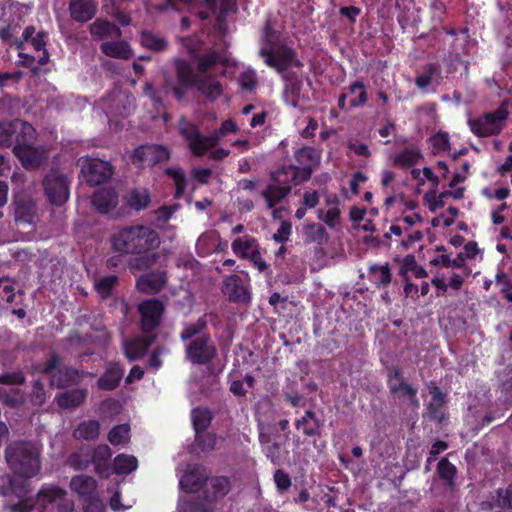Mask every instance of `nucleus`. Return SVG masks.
Here are the masks:
<instances>
[{
  "instance_id": "obj_1",
  "label": "nucleus",
  "mask_w": 512,
  "mask_h": 512,
  "mask_svg": "<svg viewBox=\"0 0 512 512\" xmlns=\"http://www.w3.org/2000/svg\"><path fill=\"white\" fill-rule=\"evenodd\" d=\"M226 63L227 59L224 55L213 51L198 58V72H195L186 61L176 59L174 61L176 81L165 76V90L181 98L186 89L196 87L208 98L215 99L221 94L222 88L215 78L207 75V72L216 70L218 65L225 66Z\"/></svg>"
},
{
  "instance_id": "obj_2",
  "label": "nucleus",
  "mask_w": 512,
  "mask_h": 512,
  "mask_svg": "<svg viewBox=\"0 0 512 512\" xmlns=\"http://www.w3.org/2000/svg\"><path fill=\"white\" fill-rule=\"evenodd\" d=\"M111 247L120 255H141L146 254V266H151L158 258L157 253L149 254L156 250L161 243L158 232L149 226L136 224L125 226L112 234L110 238Z\"/></svg>"
},
{
  "instance_id": "obj_3",
  "label": "nucleus",
  "mask_w": 512,
  "mask_h": 512,
  "mask_svg": "<svg viewBox=\"0 0 512 512\" xmlns=\"http://www.w3.org/2000/svg\"><path fill=\"white\" fill-rule=\"evenodd\" d=\"M36 131L28 122L14 120L0 122V146H12L19 160H45L42 151L35 146Z\"/></svg>"
},
{
  "instance_id": "obj_4",
  "label": "nucleus",
  "mask_w": 512,
  "mask_h": 512,
  "mask_svg": "<svg viewBox=\"0 0 512 512\" xmlns=\"http://www.w3.org/2000/svg\"><path fill=\"white\" fill-rule=\"evenodd\" d=\"M178 127L179 133L187 141L194 156H203L210 153L213 160H222L229 155L228 150L216 149L219 138L237 131V125L231 119L224 121L220 129L211 136L201 135L198 128L185 118L180 119Z\"/></svg>"
},
{
  "instance_id": "obj_5",
  "label": "nucleus",
  "mask_w": 512,
  "mask_h": 512,
  "mask_svg": "<svg viewBox=\"0 0 512 512\" xmlns=\"http://www.w3.org/2000/svg\"><path fill=\"white\" fill-rule=\"evenodd\" d=\"M312 169L308 166L298 167L293 164L283 166L273 172L271 182L262 192L269 208L280 203L292 189V185H298L311 178Z\"/></svg>"
},
{
  "instance_id": "obj_6",
  "label": "nucleus",
  "mask_w": 512,
  "mask_h": 512,
  "mask_svg": "<svg viewBox=\"0 0 512 512\" xmlns=\"http://www.w3.org/2000/svg\"><path fill=\"white\" fill-rule=\"evenodd\" d=\"M5 458L14 474L30 479L41 469L40 450L29 441H14L5 449Z\"/></svg>"
},
{
  "instance_id": "obj_7",
  "label": "nucleus",
  "mask_w": 512,
  "mask_h": 512,
  "mask_svg": "<svg viewBox=\"0 0 512 512\" xmlns=\"http://www.w3.org/2000/svg\"><path fill=\"white\" fill-rule=\"evenodd\" d=\"M36 507L38 512H72L74 502L64 489L45 485L36 494Z\"/></svg>"
},
{
  "instance_id": "obj_8",
  "label": "nucleus",
  "mask_w": 512,
  "mask_h": 512,
  "mask_svg": "<svg viewBox=\"0 0 512 512\" xmlns=\"http://www.w3.org/2000/svg\"><path fill=\"white\" fill-rule=\"evenodd\" d=\"M217 356V348L210 334L192 339L185 348V358L193 365H207Z\"/></svg>"
},
{
  "instance_id": "obj_9",
  "label": "nucleus",
  "mask_w": 512,
  "mask_h": 512,
  "mask_svg": "<svg viewBox=\"0 0 512 512\" xmlns=\"http://www.w3.org/2000/svg\"><path fill=\"white\" fill-rule=\"evenodd\" d=\"M43 187L48 201L56 206H62L69 199L70 179L52 168L43 180Z\"/></svg>"
},
{
  "instance_id": "obj_10",
  "label": "nucleus",
  "mask_w": 512,
  "mask_h": 512,
  "mask_svg": "<svg viewBox=\"0 0 512 512\" xmlns=\"http://www.w3.org/2000/svg\"><path fill=\"white\" fill-rule=\"evenodd\" d=\"M508 117L505 108L500 107L494 112L486 113L482 117L469 121L471 131L479 137H488L498 134Z\"/></svg>"
},
{
  "instance_id": "obj_11",
  "label": "nucleus",
  "mask_w": 512,
  "mask_h": 512,
  "mask_svg": "<svg viewBox=\"0 0 512 512\" xmlns=\"http://www.w3.org/2000/svg\"><path fill=\"white\" fill-rule=\"evenodd\" d=\"M265 63L276 69L278 72L285 71L292 66H300L301 63L295 58L294 52L285 45L272 44L261 50Z\"/></svg>"
},
{
  "instance_id": "obj_12",
  "label": "nucleus",
  "mask_w": 512,
  "mask_h": 512,
  "mask_svg": "<svg viewBox=\"0 0 512 512\" xmlns=\"http://www.w3.org/2000/svg\"><path fill=\"white\" fill-rule=\"evenodd\" d=\"M164 311L163 302L157 298L142 301L138 306L141 331L144 334L154 332L161 324Z\"/></svg>"
},
{
  "instance_id": "obj_13",
  "label": "nucleus",
  "mask_w": 512,
  "mask_h": 512,
  "mask_svg": "<svg viewBox=\"0 0 512 512\" xmlns=\"http://www.w3.org/2000/svg\"><path fill=\"white\" fill-rule=\"evenodd\" d=\"M84 180L89 186L107 182L114 174L112 162H86L81 169Z\"/></svg>"
},
{
  "instance_id": "obj_14",
  "label": "nucleus",
  "mask_w": 512,
  "mask_h": 512,
  "mask_svg": "<svg viewBox=\"0 0 512 512\" xmlns=\"http://www.w3.org/2000/svg\"><path fill=\"white\" fill-rule=\"evenodd\" d=\"M431 400L427 405V415L430 420L442 424L446 419L444 407L447 403L446 394L443 393L435 382L428 385Z\"/></svg>"
},
{
  "instance_id": "obj_15",
  "label": "nucleus",
  "mask_w": 512,
  "mask_h": 512,
  "mask_svg": "<svg viewBox=\"0 0 512 512\" xmlns=\"http://www.w3.org/2000/svg\"><path fill=\"white\" fill-rule=\"evenodd\" d=\"M429 145L432 153L436 156H450L456 159L464 156L468 152V148L455 149L452 148L449 135L446 132L439 131L429 139Z\"/></svg>"
},
{
  "instance_id": "obj_16",
  "label": "nucleus",
  "mask_w": 512,
  "mask_h": 512,
  "mask_svg": "<svg viewBox=\"0 0 512 512\" xmlns=\"http://www.w3.org/2000/svg\"><path fill=\"white\" fill-rule=\"evenodd\" d=\"M85 372L72 366H61L52 375L50 385L59 389L78 385L84 378Z\"/></svg>"
},
{
  "instance_id": "obj_17",
  "label": "nucleus",
  "mask_w": 512,
  "mask_h": 512,
  "mask_svg": "<svg viewBox=\"0 0 512 512\" xmlns=\"http://www.w3.org/2000/svg\"><path fill=\"white\" fill-rule=\"evenodd\" d=\"M125 370L118 362H110L97 380V387L102 391H113L119 387Z\"/></svg>"
},
{
  "instance_id": "obj_18",
  "label": "nucleus",
  "mask_w": 512,
  "mask_h": 512,
  "mask_svg": "<svg viewBox=\"0 0 512 512\" xmlns=\"http://www.w3.org/2000/svg\"><path fill=\"white\" fill-rule=\"evenodd\" d=\"M90 453L95 472L102 478H108L111 475L112 468L110 463L112 457L111 448L106 444H100L93 448Z\"/></svg>"
},
{
  "instance_id": "obj_19",
  "label": "nucleus",
  "mask_w": 512,
  "mask_h": 512,
  "mask_svg": "<svg viewBox=\"0 0 512 512\" xmlns=\"http://www.w3.org/2000/svg\"><path fill=\"white\" fill-rule=\"evenodd\" d=\"M119 195L114 188L98 189L92 196V204L101 214H107L118 205Z\"/></svg>"
},
{
  "instance_id": "obj_20",
  "label": "nucleus",
  "mask_w": 512,
  "mask_h": 512,
  "mask_svg": "<svg viewBox=\"0 0 512 512\" xmlns=\"http://www.w3.org/2000/svg\"><path fill=\"white\" fill-rule=\"evenodd\" d=\"M155 336H141L128 340L124 344V354L129 361L141 359L154 342Z\"/></svg>"
},
{
  "instance_id": "obj_21",
  "label": "nucleus",
  "mask_w": 512,
  "mask_h": 512,
  "mask_svg": "<svg viewBox=\"0 0 512 512\" xmlns=\"http://www.w3.org/2000/svg\"><path fill=\"white\" fill-rule=\"evenodd\" d=\"M169 157L168 148L159 144L140 145L131 155L132 160H168Z\"/></svg>"
},
{
  "instance_id": "obj_22",
  "label": "nucleus",
  "mask_w": 512,
  "mask_h": 512,
  "mask_svg": "<svg viewBox=\"0 0 512 512\" xmlns=\"http://www.w3.org/2000/svg\"><path fill=\"white\" fill-rule=\"evenodd\" d=\"M323 425V421L311 409L305 411V414L295 421L296 429L302 430L303 435L307 437L320 436Z\"/></svg>"
},
{
  "instance_id": "obj_23",
  "label": "nucleus",
  "mask_w": 512,
  "mask_h": 512,
  "mask_svg": "<svg viewBox=\"0 0 512 512\" xmlns=\"http://www.w3.org/2000/svg\"><path fill=\"white\" fill-rule=\"evenodd\" d=\"M166 282V271L150 272L145 275H142L137 280V287L139 290L146 293H157L164 288Z\"/></svg>"
},
{
  "instance_id": "obj_24",
  "label": "nucleus",
  "mask_w": 512,
  "mask_h": 512,
  "mask_svg": "<svg viewBox=\"0 0 512 512\" xmlns=\"http://www.w3.org/2000/svg\"><path fill=\"white\" fill-rule=\"evenodd\" d=\"M97 10L95 0H71L69 11L77 22H87L94 17Z\"/></svg>"
},
{
  "instance_id": "obj_25",
  "label": "nucleus",
  "mask_w": 512,
  "mask_h": 512,
  "mask_svg": "<svg viewBox=\"0 0 512 512\" xmlns=\"http://www.w3.org/2000/svg\"><path fill=\"white\" fill-rule=\"evenodd\" d=\"M88 396L86 388H76L59 393L56 396L57 404L62 409H73L81 406Z\"/></svg>"
},
{
  "instance_id": "obj_26",
  "label": "nucleus",
  "mask_w": 512,
  "mask_h": 512,
  "mask_svg": "<svg viewBox=\"0 0 512 512\" xmlns=\"http://www.w3.org/2000/svg\"><path fill=\"white\" fill-rule=\"evenodd\" d=\"M100 50L108 57L123 60L130 59L133 55L130 45L124 40L104 41Z\"/></svg>"
},
{
  "instance_id": "obj_27",
  "label": "nucleus",
  "mask_w": 512,
  "mask_h": 512,
  "mask_svg": "<svg viewBox=\"0 0 512 512\" xmlns=\"http://www.w3.org/2000/svg\"><path fill=\"white\" fill-rule=\"evenodd\" d=\"M90 33L95 39H119L122 35L120 28L102 19H97L91 24Z\"/></svg>"
},
{
  "instance_id": "obj_28",
  "label": "nucleus",
  "mask_w": 512,
  "mask_h": 512,
  "mask_svg": "<svg viewBox=\"0 0 512 512\" xmlns=\"http://www.w3.org/2000/svg\"><path fill=\"white\" fill-rule=\"evenodd\" d=\"M70 488L81 497L92 496L97 488V481L88 475H76L70 481Z\"/></svg>"
},
{
  "instance_id": "obj_29",
  "label": "nucleus",
  "mask_w": 512,
  "mask_h": 512,
  "mask_svg": "<svg viewBox=\"0 0 512 512\" xmlns=\"http://www.w3.org/2000/svg\"><path fill=\"white\" fill-rule=\"evenodd\" d=\"M207 482V478L198 469L187 471L180 479L181 488L188 493L198 492Z\"/></svg>"
},
{
  "instance_id": "obj_30",
  "label": "nucleus",
  "mask_w": 512,
  "mask_h": 512,
  "mask_svg": "<svg viewBox=\"0 0 512 512\" xmlns=\"http://www.w3.org/2000/svg\"><path fill=\"white\" fill-rule=\"evenodd\" d=\"M226 293L232 302H246L249 300V292L241 283L238 276L229 278L226 283Z\"/></svg>"
},
{
  "instance_id": "obj_31",
  "label": "nucleus",
  "mask_w": 512,
  "mask_h": 512,
  "mask_svg": "<svg viewBox=\"0 0 512 512\" xmlns=\"http://www.w3.org/2000/svg\"><path fill=\"white\" fill-rule=\"evenodd\" d=\"M138 467V460L133 455L119 454L112 463L111 474L127 475L135 471Z\"/></svg>"
},
{
  "instance_id": "obj_32",
  "label": "nucleus",
  "mask_w": 512,
  "mask_h": 512,
  "mask_svg": "<svg viewBox=\"0 0 512 512\" xmlns=\"http://www.w3.org/2000/svg\"><path fill=\"white\" fill-rule=\"evenodd\" d=\"M258 439L263 447V452L274 464L280 465L284 462L286 455L288 452L285 450L282 443L273 442L265 445V435L263 433H259Z\"/></svg>"
},
{
  "instance_id": "obj_33",
  "label": "nucleus",
  "mask_w": 512,
  "mask_h": 512,
  "mask_svg": "<svg viewBox=\"0 0 512 512\" xmlns=\"http://www.w3.org/2000/svg\"><path fill=\"white\" fill-rule=\"evenodd\" d=\"M441 71L436 64L425 66L423 73L417 76L416 85L421 90H427L429 87L439 83Z\"/></svg>"
},
{
  "instance_id": "obj_34",
  "label": "nucleus",
  "mask_w": 512,
  "mask_h": 512,
  "mask_svg": "<svg viewBox=\"0 0 512 512\" xmlns=\"http://www.w3.org/2000/svg\"><path fill=\"white\" fill-rule=\"evenodd\" d=\"M370 280L377 288L387 287L392 281L391 269L388 264L385 265H371L369 267Z\"/></svg>"
},
{
  "instance_id": "obj_35",
  "label": "nucleus",
  "mask_w": 512,
  "mask_h": 512,
  "mask_svg": "<svg viewBox=\"0 0 512 512\" xmlns=\"http://www.w3.org/2000/svg\"><path fill=\"white\" fill-rule=\"evenodd\" d=\"M285 211L284 208H279L274 209L272 212L275 219H280V226L272 236V239L279 244L288 242L292 233V223L288 220H284L282 216Z\"/></svg>"
},
{
  "instance_id": "obj_36",
  "label": "nucleus",
  "mask_w": 512,
  "mask_h": 512,
  "mask_svg": "<svg viewBox=\"0 0 512 512\" xmlns=\"http://www.w3.org/2000/svg\"><path fill=\"white\" fill-rule=\"evenodd\" d=\"M150 202L151 198L147 189L134 188L126 196L127 205L135 211L146 209Z\"/></svg>"
},
{
  "instance_id": "obj_37",
  "label": "nucleus",
  "mask_w": 512,
  "mask_h": 512,
  "mask_svg": "<svg viewBox=\"0 0 512 512\" xmlns=\"http://www.w3.org/2000/svg\"><path fill=\"white\" fill-rule=\"evenodd\" d=\"M437 474L445 483V486L453 488L455 486V478L457 475L456 466L446 457L439 460L437 465Z\"/></svg>"
},
{
  "instance_id": "obj_38",
  "label": "nucleus",
  "mask_w": 512,
  "mask_h": 512,
  "mask_svg": "<svg viewBox=\"0 0 512 512\" xmlns=\"http://www.w3.org/2000/svg\"><path fill=\"white\" fill-rule=\"evenodd\" d=\"M100 433V423L97 420L83 421L74 431V437L84 440H95Z\"/></svg>"
},
{
  "instance_id": "obj_39",
  "label": "nucleus",
  "mask_w": 512,
  "mask_h": 512,
  "mask_svg": "<svg viewBox=\"0 0 512 512\" xmlns=\"http://www.w3.org/2000/svg\"><path fill=\"white\" fill-rule=\"evenodd\" d=\"M389 390L392 394H400L401 396L407 397L413 407H419L417 389L408 384L404 379L398 383H390Z\"/></svg>"
},
{
  "instance_id": "obj_40",
  "label": "nucleus",
  "mask_w": 512,
  "mask_h": 512,
  "mask_svg": "<svg viewBox=\"0 0 512 512\" xmlns=\"http://www.w3.org/2000/svg\"><path fill=\"white\" fill-rule=\"evenodd\" d=\"M213 415L206 408H196L192 411V422L196 434L205 432L210 426Z\"/></svg>"
},
{
  "instance_id": "obj_41",
  "label": "nucleus",
  "mask_w": 512,
  "mask_h": 512,
  "mask_svg": "<svg viewBox=\"0 0 512 512\" xmlns=\"http://www.w3.org/2000/svg\"><path fill=\"white\" fill-rule=\"evenodd\" d=\"M207 328V322L204 317H200L194 323L186 324L183 330L180 333V340L186 342L188 340H192L204 333V330Z\"/></svg>"
},
{
  "instance_id": "obj_42",
  "label": "nucleus",
  "mask_w": 512,
  "mask_h": 512,
  "mask_svg": "<svg viewBox=\"0 0 512 512\" xmlns=\"http://www.w3.org/2000/svg\"><path fill=\"white\" fill-rule=\"evenodd\" d=\"M305 234L310 242L323 245L327 243L329 234L326 228L319 223H311L305 227Z\"/></svg>"
},
{
  "instance_id": "obj_43",
  "label": "nucleus",
  "mask_w": 512,
  "mask_h": 512,
  "mask_svg": "<svg viewBox=\"0 0 512 512\" xmlns=\"http://www.w3.org/2000/svg\"><path fill=\"white\" fill-rule=\"evenodd\" d=\"M107 438L114 446L127 443L130 439V426L128 424L114 426L109 431Z\"/></svg>"
},
{
  "instance_id": "obj_44",
  "label": "nucleus",
  "mask_w": 512,
  "mask_h": 512,
  "mask_svg": "<svg viewBox=\"0 0 512 512\" xmlns=\"http://www.w3.org/2000/svg\"><path fill=\"white\" fill-rule=\"evenodd\" d=\"M45 37L46 34L44 32H35L33 27H26L23 32L24 40L30 44L36 52H40L45 49Z\"/></svg>"
},
{
  "instance_id": "obj_45",
  "label": "nucleus",
  "mask_w": 512,
  "mask_h": 512,
  "mask_svg": "<svg viewBox=\"0 0 512 512\" xmlns=\"http://www.w3.org/2000/svg\"><path fill=\"white\" fill-rule=\"evenodd\" d=\"M165 173L170 176L175 183L176 191L174 194L175 199H180L183 197L186 190V177L185 173L180 168H168Z\"/></svg>"
},
{
  "instance_id": "obj_46",
  "label": "nucleus",
  "mask_w": 512,
  "mask_h": 512,
  "mask_svg": "<svg viewBox=\"0 0 512 512\" xmlns=\"http://www.w3.org/2000/svg\"><path fill=\"white\" fill-rule=\"evenodd\" d=\"M0 401L10 408H18L24 402L23 394L19 389H2L0 388Z\"/></svg>"
},
{
  "instance_id": "obj_47",
  "label": "nucleus",
  "mask_w": 512,
  "mask_h": 512,
  "mask_svg": "<svg viewBox=\"0 0 512 512\" xmlns=\"http://www.w3.org/2000/svg\"><path fill=\"white\" fill-rule=\"evenodd\" d=\"M68 464L77 471H83L92 464L91 453L89 451L74 452L68 457Z\"/></svg>"
},
{
  "instance_id": "obj_48",
  "label": "nucleus",
  "mask_w": 512,
  "mask_h": 512,
  "mask_svg": "<svg viewBox=\"0 0 512 512\" xmlns=\"http://www.w3.org/2000/svg\"><path fill=\"white\" fill-rule=\"evenodd\" d=\"M140 42L143 47L153 51H162L167 47V42L163 38L150 32H142Z\"/></svg>"
},
{
  "instance_id": "obj_49",
  "label": "nucleus",
  "mask_w": 512,
  "mask_h": 512,
  "mask_svg": "<svg viewBox=\"0 0 512 512\" xmlns=\"http://www.w3.org/2000/svg\"><path fill=\"white\" fill-rule=\"evenodd\" d=\"M349 95L351 96L350 105L352 107L362 106L367 101L365 86L360 81H356L350 85Z\"/></svg>"
},
{
  "instance_id": "obj_50",
  "label": "nucleus",
  "mask_w": 512,
  "mask_h": 512,
  "mask_svg": "<svg viewBox=\"0 0 512 512\" xmlns=\"http://www.w3.org/2000/svg\"><path fill=\"white\" fill-rule=\"evenodd\" d=\"M209 486L212 489L213 498L225 496L230 490V481L227 477H214L209 480Z\"/></svg>"
},
{
  "instance_id": "obj_51",
  "label": "nucleus",
  "mask_w": 512,
  "mask_h": 512,
  "mask_svg": "<svg viewBox=\"0 0 512 512\" xmlns=\"http://www.w3.org/2000/svg\"><path fill=\"white\" fill-rule=\"evenodd\" d=\"M117 282L118 277L116 275L104 276L95 283L96 291L102 298H107L110 296Z\"/></svg>"
},
{
  "instance_id": "obj_52",
  "label": "nucleus",
  "mask_w": 512,
  "mask_h": 512,
  "mask_svg": "<svg viewBox=\"0 0 512 512\" xmlns=\"http://www.w3.org/2000/svg\"><path fill=\"white\" fill-rule=\"evenodd\" d=\"M26 377L21 370H16L13 372H7L0 375V384L1 385H13L20 386L25 384Z\"/></svg>"
},
{
  "instance_id": "obj_53",
  "label": "nucleus",
  "mask_w": 512,
  "mask_h": 512,
  "mask_svg": "<svg viewBox=\"0 0 512 512\" xmlns=\"http://www.w3.org/2000/svg\"><path fill=\"white\" fill-rule=\"evenodd\" d=\"M277 491L281 494L291 487V477L282 469H277L273 476Z\"/></svg>"
},
{
  "instance_id": "obj_54",
  "label": "nucleus",
  "mask_w": 512,
  "mask_h": 512,
  "mask_svg": "<svg viewBox=\"0 0 512 512\" xmlns=\"http://www.w3.org/2000/svg\"><path fill=\"white\" fill-rule=\"evenodd\" d=\"M31 401L34 405L38 406L43 405L46 401V391L44 384L39 379L33 381Z\"/></svg>"
},
{
  "instance_id": "obj_55",
  "label": "nucleus",
  "mask_w": 512,
  "mask_h": 512,
  "mask_svg": "<svg viewBox=\"0 0 512 512\" xmlns=\"http://www.w3.org/2000/svg\"><path fill=\"white\" fill-rule=\"evenodd\" d=\"M196 442L200 449L210 451L215 448L217 438L215 434L202 432L196 434Z\"/></svg>"
},
{
  "instance_id": "obj_56",
  "label": "nucleus",
  "mask_w": 512,
  "mask_h": 512,
  "mask_svg": "<svg viewBox=\"0 0 512 512\" xmlns=\"http://www.w3.org/2000/svg\"><path fill=\"white\" fill-rule=\"evenodd\" d=\"M497 505L503 509H512V482L505 490H497Z\"/></svg>"
},
{
  "instance_id": "obj_57",
  "label": "nucleus",
  "mask_w": 512,
  "mask_h": 512,
  "mask_svg": "<svg viewBox=\"0 0 512 512\" xmlns=\"http://www.w3.org/2000/svg\"><path fill=\"white\" fill-rule=\"evenodd\" d=\"M245 383L249 388H252L253 384H254V377L251 375H246L244 378V381H241V380L232 381V383L230 385V391L236 396L245 395L247 392V390L244 388Z\"/></svg>"
},
{
  "instance_id": "obj_58",
  "label": "nucleus",
  "mask_w": 512,
  "mask_h": 512,
  "mask_svg": "<svg viewBox=\"0 0 512 512\" xmlns=\"http://www.w3.org/2000/svg\"><path fill=\"white\" fill-rule=\"evenodd\" d=\"M183 512H211V507L204 500L193 499L184 504Z\"/></svg>"
},
{
  "instance_id": "obj_59",
  "label": "nucleus",
  "mask_w": 512,
  "mask_h": 512,
  "mask_svg": "<svg viewBox=\"0 0 512 512\" xmlns=\"http://www.w3.org/2000/svg\"><path fill=\"white\" fill-rule=\"evenodd\" d=\"M411 175L413 179L419 182V184H423L425 179L432 181L435 184H438L437 176L428 167H424L422 171L419 169H412Z\"/></svg>"
},
{
  "instance_id": "obj_60",
  "label": "nucleus",
  "mask_w": 512,
  "mask_h": 512,
  "mask_svg": "<svg viewBox=\"0 0 512 512\" xmlns=\"http://www.w3.org/2000/svg\"><path fill=\"white\" fill-rule=\"evenodd\" d=\"M60 367L61 366L59 356L56 353H52L50 357L43 363L41 372L45 375L50 376V379H52V375Z\"/></svg>"
},
{
  "instance_id": "obj_61",
  "label": "nucleus",
  "mask_w": 512,
  "mask_h": 512,
  "mask_svg": "<svg viewBox=\"0 0 512 512\" xmlns=\"http://www.w3.org/2000/svg\"><path fill=\"white\" fill-rule=\"evenodd\" d=\"M341 211L338 207L329 209L325 216H322V210H319L318 217L323 220L330 228H334L339 220Z\"/></svg>"
},
{
  "instance_id": "obj_62",
  "label": "nucleus",
  "mask_w": 512,
  "mask_h": 512,
  "mask_svg": "<svg viewBox=\"0 0 512 512\" xmlns=\"http://www.w3.org/2000/svg\"><path fill=\"white\" fill-rule=\"evenodd\" d=\"M84 512H105V506L99 498L92 495L85 500Z\"/></svg>"
},
{
  "instance_id": "obj_63",
  "label": "nucleus",
  "mask_w": 512,
  "mask_h": 512,
  "mask_svg": "<svg viewBox=\"0 0 512 512\" xmlns=\"http://www.w3.org/2000/svg\"><path fill=\"white\" fill-rule=\"evenodd\" d=\"M32 510H37L36 498L23 499L12 506L13 512H30Z\"/></svg>"
},
{
  "instance_id": "obj_64",
  "label": "nucleus",
  "mask_w": 512,
  "mask_h": 512,
  "mask_svg": "<svg viewBox=\"0 0 512 512\" xmlns=\"http://www.w3.org/2000/svg\"><path fill=\"white\" fill-rule=\"evenodd\" d=\"M182 46L187 49V52L192 57H197V51L199 50V41L195 37L182 38Z\"/></svg>"
}]
</instances>
